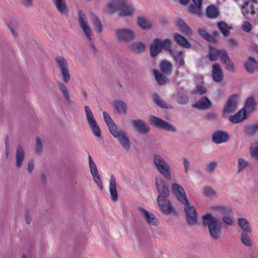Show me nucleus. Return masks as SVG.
Returning a JSON list of instances; mask_svg holds the SVG:
<instances>
[{
	"mask_svg": "<svg viewBox=\"0 0 258 258\" xmlns=\"http://www.w3.org/2000/svg\"><path fill=\"white\" fill-rule=\"evenodd\" d=\"M84 109L86 119L94 135L97 137H100L101 135V130L94 118L91 109L88 106H85Z\"/></svg>",
	"mask_w": 258,
	"mask_h": 258,
	"instance_id": "nucleus-6",
	"label": "nucleus"
},
{
	"mask_svg": "<svg viewBox=\"0 0 258 258\" xmlns=\"http://www.w3.org/2000/svg\"><path fill=\"white\" fill-rule=\"evenodd\" d=\"M173 38L175 41L180 46L185 48L191 47V45L190 43L182 35L177 33H174Z\"/></svg>",
	"mask_w": 258,
	"mask_h": 258,
	"instance_id": "nucleus-26",
	"label": "nucleus"
},
{
	"mask_svg": "<svg viewBox=\"0 0 258 258\" xmlns=\"http://www.w3.org/2000/svg\"><path fill=\"white\" fill-rule=\"evenodd\" d=\"M107 125L110 133L114 138L118 137L120 132L124 131L123 130H118L117 126L114 121Z\"/></svg>",
	"mask_w": 258,
	"mask_h": 258,
	"instance_id": "nucleus-48",
	"label": "nucleus"
},
{
	"mask_svg": "<svg viewBox=\"0 0 258 258\" xmlns=\"http://www.w3.org/2000/svg\"><path fill=\"white\" fill-rule=\"evenodd\" d=\"M117 39L121 42H128L136 38L134 32L129 28H120L115 31Z\"/></svg>",
	"mask_w": 258,
	"mask_h": 258,
	"instance_id": "nucleus-9",
	"label": "nucleus"
},
{
	"mask_svg": "<svg viewBox=\"0 0 258 258\" xmlns=\"http://www.w3.org/2000/svg\"><path fill=\"white\" fill-rule=\"evenodd\" d=\"M155 184L159 192L158 195H169V189L167 184L162 177H156Z\"/></svg>",
	"mask_w": 258,
	"mask_h": 258,
	"instance_id": "nucleus-15",
	"label": "nucleus"
},
{
	"mask_svg": "<svg viewBox=\"0 0 258 258\" xmlns=\"http://www.w3.org/2000/svg\"><path fill=\"white\" fill-rule=\"evenodd\" d=\"M171 47V42L169 39L163 40L155 39L150 47V55L152 57L156 56L162 49L168 50Z\"/></svg>",
	"mask_w": 258,
	"mask_h": 258,
	"instance_id": "nucleus-4",
	"label": "nucleus"
},
{
	"mask_svg": "<svg viewBox=\"0 0 258 258\" xmlns=\"http://www.w3.org/2000/svg\"><path fill=\"white\" fill-rule=\"evenodd\" d=\"M153 100L155 103H156L157 105L160 106L161 107H165V104L164 103L163 101L160 98L157 94L155 93L154 94Z\"/></svg>",
	"mask_w": 258,
	"mask_h": 258,
	"instance_id": "nucleus-58",
	"label": "nucleus"
},
{
	"mask_svg": "<svg viewBox=\"0 0 258 258\" xmlns=\"http://www.w3.org/2000/svg\"><path fill=\"white\" fill-rule=\"evenodd\" d=\"M121 145L122 147L127 151L131 148V143L128 138L127 137L125 131H121L118 137H116Z\"/></svg>",
	"mask_w": 258,
	"mask_h": 258,
	"instance_id": "nucleus-22",
	"label": "nucleus"
},
{
	"mask_svg": "<svg viewBox=\"0 0 258 258\" xmlns=\"http://www.w3.org/2000/svg\"><path fill=\"white\" fill-rule=\"evenodd\" d=\"M92 21L95 29L99 33H101L102 31V25L98 17L94 15L92 17Z\"/></svg>",
	"mask_w": 258,
	"mask_h": 258,
	"instance_id": "nucleus-49",
	"label": "nucleus"
},
{
	"mask_svg": "<svg viewBox=\"0 0 258 258\" xmlns=\"http://www.w3.org/2000/svg\"><path fill=\"white\" fill-rule=\"evenodd\" d=\"M217 26L224 36H227L229 35L231 28L227 24L221 21L218 23Z\"/></svg>",
	"mask_w": 258,
	"mask_h": 258,
	"instance_id": "nucleus-46",
	"label": "nucleus"
},
{
	"mask_svg": "<svg viewBox=\"0 0 258 258\" xmlns=\"http://www.w3.org/2000/svg\"><path fill=\"white\" fill-rule=\"evenodd\" d=\"M177 102L180 104H186L188 101V97L180 93H177L175 96Z\"/></svg>",
	"mask_w": 258,
	"mask_h": 258,
	"instance_id": "nucleus-51",
	"label": "nucleus"
},
{
	"mask_svg": "<svg viewBox=\"0 0 258 258\" xmlns=\"http://www.w3.org/2000/svg\"><path fill=\"white\" fill-rule=\"evenodd\" d=\"M206 14L208 17L214 19L219 16V12L218 8L215 6L212 5L207 7Z\"/></svg>",
	"mask_w": 258,
	"mask_h": 258,
	"instance_id": "nucleus-37",
	"label": "nucleus"
},
{
	"mask_svg": "<svg viewBox=\"0 0 258 258\" xmlns=\"http://www.w3.org/2000/svg\"><path fill=\"white\" fill-rule=\"evenodd\" d=\"M237 224L242 232H252V228L249 222L245 218H240L237 219Z\"/></svg>",
	"mask_w": 258,
	"mask_h": 258,
	"instance_id": "nucleus-30",
	"label": "nucleus"
},
{
	"mask_svg": "<svg viewBox=\"0 0 258 258\" xmlns=\"http://www.w3.org/2000/svg\"><path fill=\"white\" fill-rule=\"evenodd\" d=\"M103 116L104 120L107 125L114 121L106 112L104 111L103 112Z\"/></svg>",
	"mask_w": 258,
	"mask_h": 258,
	"instance_id": "nucleus-62",
	"label": "nucleus"
},
{
	"mask_svg": "<svg viewBox=\"0 0 258 258\" xmlns=\"http://www.w3.org/2000/svg\"><path fill=\"white\" fill-rule=\"evenodd\" d=\"M169 196V195H158L157 200L160 210L166 215L175 213L174 207L168 199Z\"/></svg>",
	"mask_w": 258,
	"mask_h": 258,
	"instance_id": "nucleus-5",
	"label": "nucleus"
},
{
	"mask_svg": "<svg viewBox=\"0 0 258 258\" xmlns=\"http://www.w3.org/2000/svg\"><path fill=\"white\" fill-rule=\"evenodd\" d=\"M138 24L143 29H149L152 27V23L144 17H139L138 18Z\"/></svg>",
	"mask_w": 258,
	"mask_h": 258,
	"instance_id": "nucleus-34",
	"label": "nucleus"
},
{
	"mask_svg": "<svg viewBox=\"0 0 258 258\" xmlns=\"http://www.w3.org/2000/svg\"><path fill=\"white\" fill-rule=\"evenodd\" d=\"M154 74L156 81L159 85H163L167 82V78L162 75L158 71L154 70Z\"/></svg>",
	"mask_w": 258,
	"mask_h": 258,
	"instance_id": "nucleus-45",
	"label": "nucleus"
},
{
	"mask_svg": "<svg viewBox=\"0 0 258 258\" xmlns=\"http://www.w3.org/2000/svg\"><path fill=\"white\" fill-rule=\"evenodd\" d=\"M248 162L247 160L243 158H239L238 159L237 167L238 171L239 172L245 168L247 165Z\"/></svg>",
	"mask_w": 258,
	"mask_h": 258,
	"instance_id": "nucleus-55",
	"label": "nucleus"
},
{
	"mask_svg": "<svg viewBox=\"0 0 258 258\" xmlns=\"http://www.w3.org/2000/svg\"><path fill=\"white\" fill-rule=\"evenodd\" d=\"M176 24L180 31L184 34L190 36L192 35V31L185 22L182 19H178L176 21Z\"/></svg>",
	"mask_w": 258,
	"mask_h": 258,
	"instance_id": "nucleus-27",
	"label": "nucleus"
},
{
	"mask_svg": "<svg viewBox=\"0 0 258 258\" xmlns=\"http://www.w3.org/2000/svg\"><path fill=\"white\" fill-rule=\"evenodd\" d=\"M238 95L234 94L231 96L224 108L225 113H230L235 110L237 105Z\"/></svg>",
	"mask_w": 258,
	"mask_h": 258,
	"instance_id": "nucleus-16",
	"label": "nucleus"
},
{
	"mask_svg": "<svg viewBox=\"0 0 258 258\" xmlns=\"http://www.w3.org/2000/svg\"><path fill=\"white\" fill-rule=\"evenodd\" d=\"M169 51L173 57L175 61L179 64L180 67H182L184 64L183 59V54L181 51H174L169 48Z\"/></svg>",
	"mask_w": 258,
	"mask_h": 258,
	"instance_id": "nucleus-31",
	"label": "nucleus"
},
{
	"mask_svg": "<svg viewBox=\"0 0 258 258\" xmlns=\"http://www.w3.org/2000/svg\"><path fill=\"white\" fill-rule=\"evenodd\" d=\"M130 48L134 52L140 53L145 50V45L141 42H135L131 44Z\"/></svg>",
	"mask_w": 258,
	"mask_h": 258,
	"instance_id": "nucleus-42",
	"label": "nucleus"
},
{
	"mask_svg": "<svg viewBox=\"0 0 258 258\" xmlns=\"http://www.w3.org/2000/svg\"><path fill=\"white\" fill-rule=\"evenodd\" d=\"M114 106L117 112L120 114H125L126 112V106L125 103L121 101L114 102Z\"/></svg>",
	"mask_w": 258,
	"mask_h": 258,
	"instance_id": "nucleus-44",
	"label": "nucleus"
},
{
	"mask_svg": "<svg viewBox=\"0 0 258 258\" xmlns=\"http://www.w3.org/2000/svg\"><path fill=\"white\" fill-rule=\"evenodd\" d=\"M237 4L241 7L242 13L244 16L253 15L255 14L254 4L256 0H236Z\"/></svg>",
	"mask_w": 258,
	"mask_h": 258,
	"instance_id": "nucleus-10",
	"label": "nucleus"
},
{
	"mask_svg": "<svg viewBox=\"0 0 258 258\" xmlns=\"http://www.w3.org/2000/svg\"><path fill=\"white\" fill-rule=\"evenodd\" d=\"M57 84L68 103L73 104V101L71 99L68 90L66 86L60 82H58Z\"/></svg>",
	"mask_w": 258,
	"mask_h": 258,
	"instance_id": "nucleus-35",
	"label": "nucleus"
},
{
	"mask_svg": "<svg viewBox=\"0 0 258 258\" xmlns=\"http://www.w3.org/2000/svg\"><path fill=\"white\" fill-rule=\"evenodd\" d=\"M203 194L209 198H213L216 196V191L210 186H205L204 187Z\"/></svg>",
	"mask_w": 258,
	"mask_h": 258,
	"instance_id": "nucleus-47",
	"label": "nucleus"
},
{
	"mask_svg": "<svg viewBox=\"0 0 258 258\" xmlns=\"http://www.w3.org/2000/svg\"><path fill=\"white\" fill-rule=\"evenodd\" d=\"M211 105L210 100L206 97H203L193 105L197 109L204 110L209 108Z\"/></svg>",
	"mask_w": 258,
	"mask_h": 258,
	"instance_id": "nucleus-29",
	"label": "nucleus"
},
{
	"mask_svg": "<svg viewBox=\"0 0 258 258\" xmlns=\"http://www.w3.org/2000/svg\"><path fill=\"white\" fill-rule=\"evenodd\" d=\"M246 117V113L244 108L238 111L234 115H231L229 120L234 123H237L243 121Z\"/></svg>",
	"mask_w": 258,
	"mask_h": 258,
	"instance_id": "nucleus-28",
	"label": "nucleus"
},
{
	"mask_svg": "<svg viewBox=\"0 0 258 258\" xmlns=\"http://www.w3.org/2000/svg\"><path fill=\"white\" fill-rule=\"evenodd\" d=\"M212 77L214 81L220 82L223 79V73L220 66L218 64H214L212 69Z\"/></svg>",
	"mask_w": 258,
	"mask_h": 258,
	"instance_id": "nucleus-23",
	"label": "nucleus"
},
{
	"mask_svg": "<svg viewBox=\"0 0 258 258\" xmlns=\"http://www.w3.org/2000/svg\"><path fill=\"white\" fill-rule=\"evenodd\" d=\"M92 176L93 177L94 181L97 184L98 187L101 190H102L103 189V185H102L101 180L100 177L99 175V173L93 174V175H92Z\"/></svg>",
	"mask_w": 258,
	"mask_h": 258,
	"instance_id": "nucleus-59",
	"label": "nucleus"
},
{
	"mask_svg": "<svg viewBox=\"0 0 258 258\" xmlns=\"http://www.w3.org/2000/svg\"><path fill=\"white\" fill-rule=\"evenodd\" d=\"M8 27L11 30L12 35L14 37L17 36L19 24L18 23L13 24V23H11L8 24Z\"/></svg>",
	"mask_w": 258,
	"mask_h": 258,
	"instance_id": "nucleus-54",
	"label": "nucleus"
},
{
	"mask_svg": "<svg viewBox=\"0 0 258 258\" xmlns=\"http://www.w3.org/2000/svg\"><path fill=\"white\" fill-rule=\"evenodd\" d=\"M206 91V88L205 86L202 85H197L196 88L192 91L193 94L202 95L204 94Z\"/></svg>",
	"mask_w": 258,
	"mask_h": 258,
	"instance_id": "nucleus-56",
	"label": "nucleus"
},
{
	"mask_svg": "<svg viewBox=\"0 0 258 258\" xmlns=\"http://www.w3.org/2000/svg\"><path fill=\"white\" fill-rule=\"evenodd\" d=\"M226 57H227L226 58H224V59H223L222 61L223 63L226 64V69L228 71H230V72H232L234 70V64L232 63V62L229 59V57L228 56V54H226Z\"/></svg>",
	"mask_w": 258,
	"mask_h": 258,
	"instance_id": "nucleus-52",
	"label": "nucleus"
},
{
	"mask_svg": "<svg viewBox=\"0 0 258 258\" xmlns=\"http://www.w3.org/2000/svg\"><path fill=\"white\" fill-rule=\"evenodd\" d=\"M53 2L57 10L61 15H68L69 9L66 0H53Z\"/></svg>",
	"mask_w": 258,
	"mask_h": 258,
	"instance_id": "nucleus-21",
	"label": "nucleus"
},
{
	"mask_svg": "<svg viewBox=\"0 0 258 258\" xmlns=\"http://www.w3.org/2000/svg\"><path fill=\"white\" fill-rule=\"evenodd\" d=\"M242 28L243 31L246 32H249L251 30V25L250 22L247 21H245L243 22L242 25Z\"/></svg>",
	"mask_w": 258,
	"mask_h": 258,
	"instance_id": "nucleus-61",
	"label": "nucleus"
},
{
	"mask_svg": "<svg viewBox=\"0 0 258 258\" xmlns=\"http://www.w3.org/2000/svg\"><path fill=\"white\" fill-rule=\"evenodd\" d=\"M109 191L111 195V200L116 202L117 200L118 196L116 190V182L115 178L113 176H111L109 182Z\"/></svg>",
	"mask_w": 258,
	"mask_h": 258,
	"instance_id": "nucleus-25",
	"label": "nucleus"
},
{
	"mask_svg": "<svg viewBox=\"0 0 258 258\" xmlns=\"http://www.w3.org/2000/svg\"><path fill=\"white\" fill-rule=\"evenodd\" d=\"M78 22L87 38L91 41L92 35V30L88 24L86 16L81 12H79L78 14Z\"/></svg>",
	"mask_w": 258,
	"mask_h": 258,
	"instance_id": "nucleus-12",
	"label": "nucleus"
},
{
	"mask_svg": "<svg viewBox=\"0 0 258 258\" xmlns=\"http://www.w3.org/2000/svg\"><path fill=\"white\" fill-rule=\"evenodd\" d=\"M210 210L216 215L222 217L225 224L229 226L233 224V212L229 206H214L211 207Z\"/></svg>",
	"mask_w": 258,
	"mask_h": 258,
	"instance_id": "nucleus-2",
	"label": "nucleus"
},
{
	"mask_svg": "<svg viewBox=\"0 0 258 258\" xmlns=\"http://www.w3.org/2000/svg\"><path fill=\"white\" fill-rule=\"evenodd\" d=\"M255 105V102L254 98L252 97L248 98L245 103L244 110L246 111V113H249L251 112L254 110Z\"/></svg>",
	"mask_w": 258,
	"mask_h": 258,
	"instance_id": "nucleus-36",
	"label": "nucleus"
},
{
	"mask_svg": "<svg viewBox=\"0 0 258 258\" xmlns=\"http://www.w3.org/2000/svg\"><path fill=\"white\" fill-rule=\"evenodd\" d=\"M199 32L203 38L209 42H213L216 40V35L217 34V32H216L214 35H211L205 30L203 29H199Z\"/></svg>",
	"mask_w": 258,
	"mask_h": 258,
	"instance_id": "nucleus-39",
	"label": "nucleus"
},
{
	"mask_svg": "<svg viewBox=\"0 0 258 258\" xmlns=\"http://www.w3.org/2000/svg\"><path fill=\"white\" fill-rule=\"evenodd\" d=\"M194 5H190L188 8L189 12L194 14H200L201 12L202 0H191Z\"/></svg>",
	"mask_w": 258,
	"mask_h": 258,
	"instance_id": "nucleus-32",
	"label": "nucleus"
},
{
	"mask_svg": "<svg viewBox=\"0 0 258 258\" xmlns=\"http://www.w3.org/2000/svg\"><path fill=\"white\" fill-rule=\"evenodd\" d=\"M121 3V0H111L105 7V11L108 13H113L119 10Z\"/></svg>",
	"mask_w": 258,
	"mask_h": 258,
	"instance_id": "nucleus-24",
	"label": "nucleus"
},
{
	"mask_svg": "<svg viewBox=\"0 0 258 258\" xmlns=\"http://www.w3.org/2000/svg\"><path fill=\"white\" fill-rule=\"evenodd\" d=\"M183 163L184 167V171L185 173H187L189 168V163L186 159L184 158L183 160Z\"/></svg>",
	"mask_w": 258,
	"mask_h": 258,
	"instance_id": "nucleus-63",
	"label": "nucleus"
},
{
	"mask_svg": "<svg viewBox=\"0 0 258 258\" xmlns=\"http://www.w3.org/2000/svg\"><path fill=\"white\" fill-rule=\"evenodd\" d=\"M256 65V62L255 59L249 57L247 61L244 64L246 70L248 73H253L255 70V67Z\"/></svg>",
	"mask_w": 258,
	"mask_h": 258,
	"instance_id": "nucleus-40",
	"label": "nucleus"
},
{
	"mask_svg": "<svg viewBox=\"0 0 258 258\" xmlns=\"http://www.w3.org/2000/svg\"><path fill=\"white\" fill-rule=\"evenodd\" d=\"M153 100L155 103H156L157 105L160 106L161 107H165V104L164 103L163 101L160 98L157 94L155 93L154 94Z\"/></svg>",
	"mask_w": 258,
	"mask_h": 258,
	"instance_id": "nucleus-57",
	"label": "nucleus"
},
{
	"mask_svg": "<svg viewBox=\"0 0 258 258\" xmlns=\"http://www.w3.org/2000/svg\"><path fill=\"white\" fill-rule=\"evenodd\" d=\"M139 209L148 224L154 226L157 225L158 220L153 214L141 208Z\"/></svg>",
	"mask_w": 258,
	"mask_h": 258,
	"instance_id": "nucleus-19",
	"label": "nucleus"
},
{
	"mask_svg": "<svg viewBox=\"0 0 258 258\" xmlns=\"http://www.w3.org/2000/svg\"><path fill=\"white\" fill-rule=\"evenodd\" d=\"M56 62L62 75L63 80L65 82H68L70 80V75L67 59L63 57L58 56L56 58Z\"/></svg>",
	"mask_w": 258,
	"mask_h": 258,
	"instance_id": "nucleus-11",
	"label": "nucleus"
},
{
	"mask_svg": "<svg viewBox=\"0 0 258 258\" xmlns=\"http://www.w3.org/2000/svg\"><path fill=\"white\" fill-rule=\"evenodd\" d=\"M42 149V144L40 139L39 137H37L36 139V146L35 150L37 153H40Z\"/></svg>",
	"mask_w": 258,
	"mask_h": 258,
	"instance_id": "nucleus-60",
	"label": "nucleus"
},
{
	"mask_svg": "<svg viewBox=\"0 0 258 258\" xmlns=\"http://www.w3.org/2000/svg\"><path fill=\"white\" fill-rule=\"evenodd\" d=\"M160 68L162 73L167 74L171 72L172 64L168 61L163 60L161 62Z\"/></svg>",
	"mask_w": 258,
	"mask_h": 258,
	"instance_id": "nucleus-41",
	"label": "nucleus"
},
{
	"mask_svg": "<svg viewBox=\"0 0 258 258\" xmlns=\"http://www.w3.org/2000/svg\"><path fill=\"white\" fill-rule=\"evenodd\" d=\"M172 191L178 201L183 203L188 200L183 188L178 183H174L172 185Z\"/></svg>",
	"mask_w": 258,
	"mask_h": 258,
	"instance_id": "nucleus-13",
	"label": "nucleus"
},
{
	"mask_svg": "<svg viewBox=\"0 0 258 258\" xmlns=\"http://www.w3.org/2000/svg\"><path fill=\"white\" fill-rule=\"evenodd\" d=\"M249 152L251 158L258 161V142L250 146Z\"/></svg>",
	"mask_w": 258,
	"mask_h": 258,
	"instance_id": "nucleus-43",
	"label": "nucleus"
},
{
	"mask_svg": "<svg viewBox=\"0 0 258 258\" xmlns=\"http://www.w3.org/2000/svg\"><path fill=\"white\" fill-rule=\"evenodd\" d=\"M153 160L157 171L166 179H170L171 171L169 163L161 155L158 154L154 155Z\"/></svg>",
	"mask_w": 258,
	"mask_h": 258,
	"instance_id": "nucleus-3",
	"label": "nucleus"
},
{
	"mask_svg": "<svg viewBox=\"0 0 258 258\" xmlns=\"http://www.w3.org/2000/svg\"><path fill=\"white\" fill-rule=\"evenodd\" d=\"M229 138L228 134L223 131H218L215 132L212 136L213 142L217 144L226 142Z\"/></svg>",
	"mask_w": 258,
	"mask_h": 258,
	"instance_id": "nucleus-17",
	"label": "nucleus"
},
{
	"mask_svg": "<svg viewBox=\"0 0 258 258\" xmlns=\"http://www.w3.org/2000/svg\"><path fill=\"white\" fill-rule=\"evenodd\" d=\"M203 221L204 224L208 226L212 238L214 239H218L221 234L222 223L211 214L203 216Z\"/></svg>",
	"mask_w": 258,
	"mask_h": 258,
	"instance_id": "nucleus-1",
	"label": "nucleus"
},
{
	"mask_svg": "<svg viewBox=\"0 0 258 258\" xmlns=\"http://www.w3.org/2000/svg\"><path fill=\"white\" fill-rule=\"evenodd\" d=\"M149 121L151 124L157 127L161 128L171 132H176L177 131V128L174 125L156 116L153 115L150 116Z\"/></svg>",
	"mask_w": 258,
	"mask_h": 258,
	"instance_id": "nucleus-7",
	"label": "nucleus"
},
{
	"mask_svg": "<svg viewBox=\"0 0 258 258\" xmlns=\"http://www.w3.org/2000/svg\"><path fill=\"white\" fill-rule=\"evenodd\" d=\"M121 3L119 8V16L126 17L134 14L135 9L131 3H128L126 0H121Z\"/></svg>",
	"mask_w": 258,
	"mask_h": 258,
	"instance_id": "nucleus-14",
	"label": "nucleus"
},
{
	"mask_svg": "<svg viewBox=\"0 0 258 258\" xmlns=\"http://www.w3.org/2000/svg\"><path fill=\"white\" fill-rule=\"evenodd\" d=\"M251 232H242L240 235V240L242 244L246 246H251L252 241L250 239L249 234Z\"/></svg>",
	"mask_w": 258,
	"mask_h": 258,
	"instance_id": "nucleus-38",
	"label": "nucleus"
},
{
	"mask_svg": "<svg viewBox=\"0 0 258 258\" xmlns=\"http://www.w3.org/2000/svg\"><path fill=\"white\" fill-rule=\"evenodd\" d=\"M226 54H227V52L224 50H219L210 47L209 57L211 61H215L217 60L218 57H220L222 61L224 58H227Z\"/></svg>",
	"mask_w": 258,
	"mask_h": 258,
	"instance_id": "nucleus-20",
	"label": "nucleus"
},
{
	"mask_svg": "<svg viewBox=\"0 0 258 258\" xmlns=\"http://www.w3.org/2000/svg\"><path fill=\"white\" fill-rule=\"evenodd\" d=\"M24 158V150L20 146H18L16 152V166L20 167L22 165L23 161Z\"/></svg>",
	"mask_w": 258,
	"mask_h": 258,
	"instance_id": "nucleus-33",
	"label": "nucleus"
},
{
	"mask_svg": "<svg viewBox=\"0 0 258 258\" xmlns=\"http://www.w3.org/2000/svg\"><path fill=\"white\" fill-rule=\"evenodd\" d=\"M184 205V210L186 214V220L188 224L192 225L197 223L198 219L197 213L194 206L188 200L182 203Z\"/></svg>",
	"mask_w": 258,
	"mask_h": 258,
	"instance_id": "nucleus-8",
	"label": "nucleus"
},
{
	"mask_svg": "<svg viewBox=\"0 0 258 258\" xmlns=\"http://www.w3.org/2000/svg\"><path fill=\"white\" fill-rule=\"evenodd\" d=\"M218 164L217 161L211 162L207 165L205 170L207 172L212 173L215 171L216 168L218 166Z\"/></svg>",
	"mask_w": 258,
	"mask_h": 258,
	"instance_id": "nucleus-53",
	"label": "nucleus"
},
{
	"mask_svg": "<svg viewBox=\"0 0 258 258\" xmlns=\"http://www.w3.org/2000/svg\"><path fill=\"white\" fill-rule=\"evenodd\" d=\"M132 123L134 127L140 133L147 134L150 130L149 126L142 119H133Z\"/></svg>",
	"mask_w": 258,
	"mask_h": 258,
	"instance_id": "nucleus-18",
	"label": "nucleus"
},
{
	"mask_svg": "<svg viewBox=\"0 0 258 258\" xmlns=\"http://www.w3.org/2000/svg\"><path fill=\"white\" fill-rule=\"evenodd\" d=\"M21 3L24 6L29 7L32 5L33 0H21Z\"/></svg>",
	"mask_w": 258,
	"mask_h": 258,
	"instance_id": "nucleus-64",
	"label": "nucleus"
},
{
	"mask_svg": "<svg viewBox=\"0 0 258 258\" xmlns=\"http://www.w3.org/2000/svg\"><path fill=\"white\" fill-rule=\"evenodd\" d=\"M89 165L90 170L91 173L92 175L98 173V171L96 165L93 160L92 157L89 155L88 157Z\"/></svg>",
	"mask_w": 258,
	"mask_h": 258,
	"instance_id": "nucleus-50",
	"label": "nucleus"
}]
</instances>
